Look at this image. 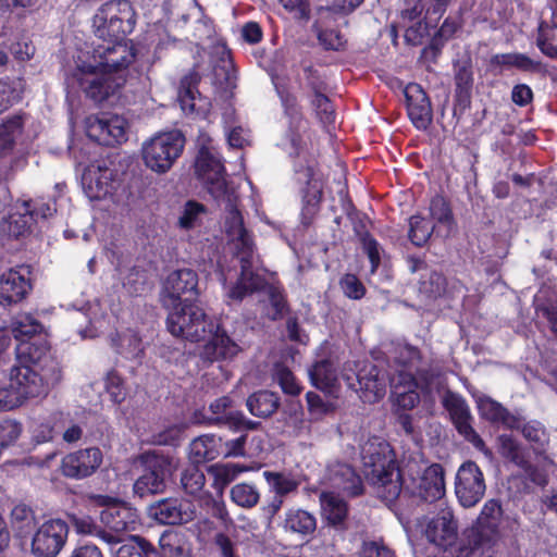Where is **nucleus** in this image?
Here are the masks:
<instances>
[{"label": "nucleus", "instance_id": "338daca9", "mask_svg": "<svg viewBox=\"0 0 557 557\" xmlns=\"http://www.w3.org/2000/svg\"><path fill=\"white\" fill-rule=\"evenodd\" d=\"M317 170V162L314 160H298L294 163V172L297 175L299 183L304 182L306 185L318 183L314 180Z\"/></svg>", "mask_w": 557, "mask_h": 557}, {"label": "nucleus", "instance_id": "052dcab7", "mask_svg": "<svg viewBox=\"0 0 557 557\" xmlns=\"http://www.w3.org/2000/svg\"><path fill=\"white\" fill-rule=\"evenodd\" d=\"M206 211V207L195 200H188L182 212V215L178 219V226L184 230H190L196 225L197 219L200 213Z\"/></svg>", "mask_w": 557, "mask_h": 557}, {"label": "nucleus", "instance_id": "13d9d810", "mask_svg": "<svg viewBox=\"0 0 557 557\" xmlns=\"http://www.w3.org/2000/svg\"><path fill=\"white\" fill-rule=\"evenodd\" d=\"M22 424L16 420L3 419L0 421V454L12 446L21 436Z\"/></svg>", "mask_w": 557, "mask_h": 557}, {"label": "nucleus", "instance_id": "6e6d98bb", "mask_svg": "<svg viewBox=\"0 0 557 557\" xmlns=\"http://www.w3.org/2000/svg\"><path fill=\"white\" fill-rule=\"evenodd\" d=\"M104 387L107 393L110 395V399L120 405L126 398V387L124 379L121 374L112 369L107 373L104 379Z\"/></svg>", "mask_w": 557, "mask_h": 557}, {"label": "nucleus", "instance_id": "79ce46f5", "mask_svg": "<svg viewBox=\"0 0 557 557\" xmlns=\"http://www.w3.org/2000/svg\"><path fill=\"white\" fill-rule=\"evenodd\" d=\"M12 333L18 343L35 336L47 335L40 321L29 313L17 314L12 321Z\"/></svg>", "mask_w": 557, "mask_h": 557}, {"label": "nucleus", "instance_id": "9b49d317", "mask_svg": "<svg viewBox=\"0 0 557 557\" xmlns=\"http://www.w3.org/2000/svg\"><path fill=\"white\" fill-rule=\"evenodd\" d=\"M70 527L60 518L44 521L35 531L30 550L35 557H57L67 542Z\"/></svg>", "mask_w": 557, "mask_h": 557}, {"label": "nucleus", "instance_id": "0eeeda50", "mask_svg": "<svg viewBox=\"0 0 557 557\" xmlns=\"http://www.w3.org/2000/svg\"><path fill=\"white\" fill-rule=\"evenodd\" d=\"M185 137L180 131L161 133L143 147L145 164L154 172L165 173L182 154Z\"/></svg>", "mask_w": 557, "mask_h": 557}, {"label": "nucleus", "instance_id": "680f3d73", "mask_svg": "<svg viewBox=\"0 0 557 557\" xmlns=\"http://www.w3.org/2000/svg\"><path fill=\"white\" fill-rule=\"evenodd\" d=\"M409 376V389L405 392L397 393L396 396V405L398 408L403 410H411L420 403V395L416 391L418 387V382L416 381V376Z\"/></svg>", "mask_w": 557, "mask_h": 557}, {"label": "nucleus", "instance_id": "4468645a", "mask_svg": "<svg viewBox=\"0 0 557 557\" xmlns=\"http://www.w3.org/2000/svg\"><path fill=\"white\" fill-rule=\"evenodd\" d=\"M198 274L191 269L172 271L162 285L161 298L164 307L178 302L198 301Z\"/></svg>", "mask_w": 557, "mask_h": 557}, {"label": "nucleus", "instance_id": "3c124183", "mask_svg": "<svg viewBox=\"0 0 557 557\" xmlns=\"http://www.w3.org/2000/svg\"><path fill=\"white\" fill-rule=\"evenodd\" d=\"M231 499L239 507L250 509L260 500V493L253 484L237 483L231 488Z\"/></svg>", "mask_w": 557, "mask_h": 557}, {"label": "nucleus", "instance_id": "0e129e2a", "mask_svg": "<svg viewBox=\"0 0 557 557\" xmlns=\"http://www.w3.org/2000/svg\"><path fill=\"white\" fill-rule=\"evenodd\" d=\"M27 213L32 219H48L57 212V203L53 199L38 198L33 201V205H27Z\"/></svg>", "mask_w": 557, "mask_h": 557}, {"label": "nucleus", "instance_id": "864d4df0", "mask_svg": "<svg viewBox=\"0 0 557 557\" xmlns=\"http://www.w3.org/2000/svg\"><path fill=\"white\" fill-rule=\"evenodd\" d=\"M430 214L437 223L451 227L455 219L449 201L442 195H435L430 200Z\"/></svg>", "mask_w": 557, "mask_h": 557}, {"label": "nucleus", "instance_id": "5fc2aeb1", "mask_svg": "<svg viewBox=\"0 0 557 557\" xmlns=\"http://www.w3.org/2000/svg\"><path fill=\"white\" fill-rule=\"evenodd\" d=\"M312 29L317 33L319 44L326 51H342L345 49L346 39L339 30L336 29H321L319 22L315 21L312 25Z\"/></svg>", "mask_w": 557, "mask_h": 557}, {"label": "nucleus", "instance_id": "2f4dec72", "mask_svg": "<svg viewBox=\"0 0 557 557\" xmlns=\"http://www.w3.org/2000/svg\"><path fill=\"white\" fill-rule=\"evenodd\" d=\"M517 431L521 432L534 455L539 457L546 456L549 449L550 435L541 421L535 419L524 421V419L520 417V425Z\"/></svg>", "mask_w": 557, "mask_h": 557}, {"label": "nucleus", "instance_id": "473e14b6", "mask_svg": "<svg viewBox=\"0 0 557 557\" xmlns=\"http://www.w3.org/2000/svg\"><path fill=\"white\" fill-rule=\"evenodd\" d=\"M309 379L312 386L326 395H333L338 383L336 368L330 358L314 361L309 369Z\"/></svg>", "mask_w": 557, "mask_h": 557}, {"label": "nucleus", "instance_id": "393cba45", "mask_svg": "<svg viewBox=\"0 0 557 557\" xmlns=\"http://www.w3.org/2000/svg\"><path fill=\"white\" fill-rule=\"evenodd\" d=\"M425 536L432 544L447 550L457 541L458 525L451 512L446 511L431 519Z\"/></svg>", "mask_w": 557, "mask_h": 557}, {"label": "nucleus", "instance_id": "1a4fd4ad", "mask_svg": "<svg viewBox=\"0 0 557 557\" xmlns=\"http://www.w3.org/2000/svg\"><path fill=\"white\" fill-rule=\"evenodd\" d=\"M139 462L143 472L134 482V494L143 498L163 493L166 488V479L171 474V459L164 455L146 451L139 456Z\"/></svg>", "mask_w": 557, "mask_h": 557}, {"label": "nucleus", "instance_id": "f257e3e1", "mask_svg": "<svg viewBox=\"0 0 557 557\" xmlns=\"http://www.w3.org/2000/svg\"><path fill=\"white\" fill-rule=\"evenodd\" d=\"M169 309L165 323L173 336L189 342L209 337L200 351L202 360L214 362L233 359L240 351L239 345L225 329L211 320L197 301L174 304Z\"/></svg>", "mask_w": 557, "mask_h": 557}, {"label": "nucleus", "instance_id": "4d7b16f0", "mask_svg": "<svg viewBox=\"0 0 557 557\" xmlns=\"http://www.w3.org/2000/svg\"><path fill=\"white\" fill-rule=\"evenodd\" d=\"M269 296V301L272 307V312L268 314V318L271 321L281 320L284 315L285 310H287V300L286 296L280 287L274 285L267 284L265 288Z\"/></svg>", "mask_w": 557, "mask_h": 557}, {"label": "nucleus", "instance_id": "bf43d9fd", "mask_svg": "<svg viewBox=\"0 0 557 557\" xmlns=\"http://www.w3.org/2000/svg\"><path fill=\"white\" fill-rule=\"evenodd\" d=\"M282 7L299 23H308L311 18L310 0H278Z\"/></svg>", "mask_w": 557, "mask_h": 557}, {"label": "nucleus", "instance_id": "7ed1b4c3", "mask_svg": "<svg viewBox=\"0 0 557 557\" xmlns=\"http://www.w3.org/2000/svg\"><path fill=\"white\" fill-rule=\"evenodd\" d=\"M74 62L75 66L67 75L66 84L95 104H102L115 97L126 84L124 76L102 69L95 63V59H89L88 53H78Z\"/></svg>", "mask_w": 557, "mask_h": 557}, {"label": "nucleus", "instance_id": "de8ad7c7", "mask_svg": "<svg viewBox=\"0 0 557 557\" xmlns=\"http://www.w3.org/2000/svg\"><path fill=\"white\" fill-rule=\"evenodd\" d=\"M272 377L278 384L282 392L288 396H298L302 392V386L295 374L282 362L274 363Z\"/></svg>", "mask_w": 557, "mask_h": 557}, {"label": "nucleus", "instance_id": "e2e57ef3", "mask_svg": "<svg viewBox=\"0 0 557 557\" xmlns=\"http://www.w3.org/2000/svg\"><path fill=\"white\" fill-rule=\"evenodd\" d=\"M341 287L346 297L361 299L366 295V287L357 275L347 273L341 278Z\"/></svg>", "mask_w": 557, "mask_h": 557}, {"label": "nucleus", "instance_id": "c9c22d12", "mask_svg": "<svg viewBox=\"0 0 557 557\" xmlns=\"http://www.w3.org/2000/svg\"><path fill=\"white\" fill-rule=\"evenodd\" d=\"M246 406L252 416L265 419L277 411L281 406V398L275 392L260 389L248 396Z\"/></svg>", "mask_w": 557, "mask_h": 557}, {"label": "nucleus", "instance_id": "dca6fc26", "mask_svg": "<svg viewBox=\"0 0 557 557\" xmlns=\"http://www.w3.org/2000/svg\"><path fill=\"white\" fill-rule=\"evenodd\" d=\"M126 127L124 117L102 112L87 119L86 134L101 146L114 147L126 141Z\"/></svg>", "mask_w": 557, "mask_h": 557}, {"label": "nucleus", "instance_id": "aec40b11", "mask_svg": "<svg viewBox=\"0 0 557 557\" xmlns=\"http://www.w3.org/2000/svg\"><path fill=\"white\" fill-rule=\"evenodd\" d=\"M30 268L25 264L11 268L0 275V305L22 301L32 289Z\"/></svg>", "mask_w": 557, "mask_h": 557}, {"label": "nucleus", "instance_id": "774afa93", "mask_svg": "<svg viewBox=\"0 0 557 557\" xmlns=\"http://www.w3.org/2000/svg\"><path fill=\"white\" fill-rule=\"evenodd\" d=\"M8 234L11 237L20 238L29 232V218L27 214H11L7 221Z\"/></svg>", "mask_w": 557, "mask_h": 557}, {"label": "nucleus", "instance_id": "58836bf2", "mask_svg": "<svg viewBox=\"0 0 557 557\" xmlns=\"http://www.w3.org/2000/svg\"><path fill=\"white\" fill-rule=\"evenodd\" d=\"M159 545L166 557H185L190 553V545L185 533L177 530H165Z\"/></svg>", "mask_w": 557, "mask_h": 557}, {"label": "nucleus", "instance_id": "bb28decb", "mask_svg": "<svg viewBox=\"0 0 557 557\" xmlns=\"http://www.w3.org/2000/svg\"><path fill=\"white\" fill-rule=\"evenodd\" d=\"M417 495L429 504L445 495V471L441 463H432L425 468L417 486Z\"/></svg>", "mask_w": 557, "mask_h": 557}, {"label": "nucleus", "instance_id": "7c9ffc66", "mask_svg": "<svg viewBox=\"0 0 557 557\" xmlns=\"http://www.w3.org/2000/svg\"><path fill=\"white\" fill-rule=\"evenodd\" d=\"M222 454V437L213 434L201 435L189 444L188 458L190 463L205 465Z\"/></svg>", "mask_w": 557, "mask_h": 557}, {"label": "nucleus", "instance_id": "09e8293b", "mask_svg": "<svg viewBox=\"0 0 557 557\" xmlns=\"http://www.w3.org/2000/svg\"><path fill=\"white\" fill-rule=\"evenodd\" d=\"M233 407L234 401L230 396H221L209 405L208 411L213 416L212 421L216 426H231L237 411Z\"/></svg>", "mask_w": 557, "mask_h": 557}, {"label": "nucleus", "instance_id": "a878e982", "mask_svg": "<svg viewBox=\"0 0 557 557\" xmlns=\"http://www.w3.org/2000/svg\"><path fill=\"white\" fill-rule=\"evenodd\" d=\"M357 377L364 401L376 403L385 396L389 381L386 370L371 364L361 369Z\"/></svg>", "mask_w": 557, "mask_h": 557}, {"label": "nucleus", "instance_id": "49530a36", "mask_svg": "<svg viewBox=\"0 0 557 557\" xmlns=\"http://www.w3.org/2000/svg\"><path fill=\"white\" fill-rule=\"evenodd\" d=\"M500 503L496 499L487 500L481 510L475 525L468 531H480L486 528L495 529V537H499V518L497 515L500 516Z\"/></svg>", "mask_w": 557, "mask_h": 557}, {"label": "nucleus", "instance_id": "ddd939ff", "mask_svg": "<svg viewBox=\"0 0 557 557\" xmlns=\"http://www.w3.org/2000/svg\"><path fill=\"white\" fill-rule=\"evenodd\" d=\"M253 255L255 249L236 251L240 272L226 292V298L231 302L240 304L246 297L263 292L268 284L267 278L253 270Z\"/></svg>", "mask_w": 557, "mask_h": 557}, {"label": "nucleus", "instance_id": "603ef678", "mask_svg": "<svg viewBox=\"0 0 557 557\" xmlns=\"http://www.w3.org/2000/svg\"><path fill=\"white\" fill-rule=\"evenodd\" d=\"M499 455L517 467L527 458L520 443L510 434H500L497 437Z\"/></svg>", "mask_w": 557, "mask_h": 557}, {"label": "nucleus", "instance_id": "c85d7f7f", "mask_svg": "<svg viewBox=\"0 0 557 557\" xmlns=\"http://www.w3.org/2000/svg\"><path fill=\"white\" fill-rule=\"evenodd\" d=\"M321 516L329 527L343 529L348 517V504L341 495L323 491L320 496Z\"/></svg>", "mask_w": 557, "mask_h": 557}, {"label": "nucleus", "instance_id": "2eb2a0df", "mask_svg": "<svg viewBox=\"0 0 557 557\" xmlns=\"http://www.w3.org/2000/svg\"><path fill=\"white\" fill-rule=\"evenodd\" d=\"M195 172L207 191L215 200H221L226 197L228 194V185L225 178V166L207 148L199 150L195 162Z\"/></svg>", "mask_w": 557, "mask_h": 557}, {"label": "nucleus", "instance_id": "5701e85b", "mask_svg": "<svg viewBox=\"0 0 557 557\" xmlns=\"http://www.w3.org/2000/svg\"><path fill=\"white\" fill-rule=\"evenodd\" d=\"M475 403L481 419L493 425H502L507 430H518L520 416L510 412L499 401L487 395H480L475 398Z\"/></svg>", "mask_w": 557, "mask_h": 557}, {"label": "nucleus", "instance_id": "f704fd0d", "mask_svg": "<svg viewBox=\"0 0 557 557\" xmlns=\"http://www.w3.org/2000/svg\"><path fill=\"white\" fill-rule=\"evenodd\" d=\"M83 180L87 184L89 196L95 199L104 198L115 189V173L107 166H98L97 170L89 169Z\"/></svg>", "mask_w": 557, "mask_h": 557}, {"label": "nucleus", "instance_id": "9d476101", "mask_svg": "<svg viewBox=\"0 0 557 557\" xmlns=\"http://www.w3.org/2000/svg\"><path fill=\"white\" fill-rule=\"evenodd\" d=\"M442 405L448 412L450 421L458 434L462 436L466 442L470 443L476 450L485 455H490L491 451L485 442L472 426L473 417L463 396L458 393L447 391L443 397Z\"/></svg>", "mask_w": 557, "mask_h": 557}, {"label": "nucleus", "instance_id": "c03bdc74", "mask_svg": "<svg viewBox=\"0 0 557 557\" xmlns=\"http://www.w3.org/2000/svg\"><path fill=\"white\" fill-rule=\"evenodd\" d=\"M158 556L156 547L140 535L131 536L115 553V557H151Z\"/></svg>", "mask_w": 557, "mask_h": 557}, {"label": "nucleus", "instance_id": "4be33fe9", "mask_svg": "<svg viewBox=\"0 0 557 557\" xmlns=\"http://www.w3.org/2000/svg\"><path fill=\"white\" fill-rule=\"evenodd\" d=\"M498 540L495 537V529L466 531L465 539L456 549V557H495Z\"/></svg>", "mask_w": 557, "mask_h": 557}, {"label": "nucleus", "instance_id": "f03ea898", "mask_svg": "<svg viewBox=\"0 0 557 557\" xmlns=\"http://www.w3.org/2000/svg\"><path fill=\"white\" fill-rule=\"evenodd\" d=\"M362 471L367 481L377 488L381 498L396 500L403 488V475L396 454L385 440L373 436L361 447Z\"/></svg>", "mask_w": 557, "mask_h": 557}, {"label": "nucleus", "instance_id": "423d86ee", "mask_svg": "<svg viewBox=\"0 0 557 557\" xmlns=\"http://www.w3.org/2000/svg\"><path fill=\"white\" fill-rule=\"evenodd\" d=\"M301 71L302 76L297 78V83L301 90L309 92V103L314 110L315 116L324 126L334 124L336 112L327 96L326 75L312 63L302 62Z\"/></svg>", "mask_w": 557, "mask_h": 557}, {"label": "nucleus", "instance_id": "37998d69", "mask_svg": "<svg viewBox=\"0 0 557 557\" xmlns=\"http://www.w3.org/2000/svg\"><path fill=\"white\" fill-rule=\"evenodd\" d=\"M263 478L269 484L270 491L284 498L288 494L295 493L300 484L292 474H286L284 472L267 470L263 472Z\"/></svg>", "mask_w": 557, "mask_h": 557}, {"label": "nucleus", "instance_id": "8fccbe9b", "mask_svg": "<svg viewBox=\"0 0 557 557\" xmlns=\"http://www.w3.org/2000/svg\"><path fill=\"white\" fill-rule=\"evenodd\" d=\"M206 475L198 465L190 463L181 474L183 491L191 496H200L205 488Z\"/></svg>", "mask_w": 557, "mask_h": 557}, {"label": "nucleus", "instance_id": "e433bc0d", "mask_svg": "<svg viewBox=\"0 0 557 557\" xmlns=\"http://www.w3.org/2000/svg\"><path fill=\"white\" fill-rule=\"evenodd\" d=\"M490 64L493 67H515L521 72L528 73H539L543 70L541 61L533 60L529 55L520 52L494 54L490 60Z\"/></svg>", "mask_w": 557, "mask_h": 557}, {"label": "nucleus", "instance_id": "a19ab883", "mask_svg": "<svg viewBox=\"0 0 557 557\" xmlns=\"http://www.w3.org/2000/svg\"><path fill=\"white\" fill-rule=\"evenodd\" d=\"M227 233L236 236V251L255 249L252 236L249 234L244 224V218L237 208H232L230 216L226 220Z\"/></svg>", "mask_w": 557, "mask_h": 557}, {"label": "nucleus", "instance_id": "b1692460", "mask_svg": "<svg viewBox=\"0 0 557 557\" xmlns=\"http://www.w3.org/2000/svg\"><path fill=\"white\" fill-rule=\"evenodd\" d=\"M199 77L197 74L184 76L178 90V101L186 115L206 117L209 111V101L198 90Z\"/></svg>", "mask_w": 557, "mask_h": 557}, {"label": "nucleus", "instance_id": "412c9836", "mask_svg": "<svg viewBox=\"0 0 557 557\" xmlns=\"http://www.w3.org/2000/svg\"><path fill=\"white\" fill-rule=\"evenodd\" d=\"M406 110L412 125L426 131L433 122V108L429 95L418 83H409L404 89Z\"/></svg>", "mask_w": 557, "mask_h": 557}, {"label": "nucleus", "instance_id": "20e7f679", "mask_svg": "<svg viewBox=\"0 0 557 557\" xmlns=\"http://www.w3.org/2000/svg\"><path fill=\"white\" fill-rule=\"evenodd\" d=\"M15 368L40 382L48 389L53 388L62 380V367L51 352V345L47 335L33 337L30 341L18 343L15 348Z\"/></svg>", "mask_w": 557, "mask_h": 557}, {"label": "nucleus", "instance_id": "ea45409f", "mask_svg": "<svg viewBox=\"0 0 557 557\" xmlns=\"http://www.w3.org/2000/svg\"><path fill=\"white\" fill-rule=\"evenodd\" d=\"M284 528L293 533L310 535L317 529V519L307 510L292 508L286 511Z\"/></svg>", "mask_w": 557, "mask_h": 557}, {"label": "nucleus", "instance_id": "6e6552de", "mask_svg": "<svg viewBox=\"0 0 557 557\" xmlns=\"http://www.w3.org/2000/svg\"><path fill=\"white\" fill-rule=\"evenodd\" d=\"M50 389L38 380L23 373L21 368L11 367L8 381L0 384V410L21 407L27 399L47 396Z\"/></svg>", "mask_w": 557, "mask_h": 557}, {"label": "nucleus", "instance_id": "f8f14e48", "mask_svg": "<svg viewBox=\"0 0 557 557\" xmlns=\"http://www.w3.org/2000/svg\"><path fill=\"white\" fill-rule=\"evenodd\" d=\"M106 41V45H98L92 50H81L78 53H88L89 59H95L96 64L127 79V69L136 57L134 48L127 46L125 40Z\"/></svg>", "mask_w": 557, "mask_h": 557}, {"label": "nucleus", "instance_id": "a18cd8bd", "mask_svg": "<svg viewBox=\"0 0 557 557\" xmlns=\"http://www.w3.org/2000/svg\"><path fill=\"white\" fill-rule=\"evenodd\" d=\"M434 228V224L421 214L411 215L409 218L408 238L412 245L423 247L431 238Z\"/></svg>", "mask_w": 557, "mask_h": 557}, {"label": "nucleus", "instance_id": "4c0bfd02", "mask_svg": "<svg viewBox=\"0 0 557 557\" xmlns=\"http://www.w3.org/2000/svg\"><path fill=\"white\" fill-rule=\"evenodd\" d=\"M25 119V113H16L8 116L0 123V156H7L12 152L16 139L24 132Z\"/></svg>", "mask_w": 557, "mask_h": 557}, {"label": "nucleus", "instance_id": "6ab92c4d", "mask_svg": "<svg viewBox=\"0 0 557 557\" xmlns=\"http://www.w3.org/2000/svg\"><path fill=\"white\" fill-rule=\"evenodd\" d=\"M148 513L158 523L164 525L188 523L196 515L193 504L178 497H166L154 502L149 506Z\"/></svg>", "mask_w": 557, "mask_h": 557}, {"label": "nucleus", "instance_id": "cd10ccee", "mask_svg": "<svg viewBox=\"0 0 557 557\" xmlns=\"http://www.w3.org/2000/svg\"><path fill=\"white\" fill-rule=\"evenodd\" d=\"M137 518L136 510L123 500L115 506L100 511L101 522L116 533L135 530Z\"/></svg>", "mask_w": 557, "mask_h": 557}, {"label": "nucleus", "instance_id": "c756f323", "mask_svg": "<svg viewBox=\"0 0 557 557\" xmlns=\"http://www.w3.org/2000/svg\"><path fill=\"white\" fill-rule=\"evenodd\" d=\"M454 111L461 113L471 106L473 71L470 63L458 64L455 70Z\"/></svg>", "mask_w": 557, "mask_h": 557}, {"label": "nucleus", "instance_id": "f3484780", "mask_svg": "<svg viewBox=\"0 0 557 557\" xmlns=\"http://www.w3.org/2000/svg\"><path fill=\"white\" fill-rule=\"evenodd\" d=\"M485 480L480 467L472 460L463 462L456 474L455 493L465 508L475 506L484 496Z\"/></svg>", "mask_w": 557, "mask_h": 557}, {"label": "nucleus", "instance_id": "a211bd4d", "mask_svg": "<svg viewBox=\"0 0 557 557\" xmlns=\"http://www.w3.org/2000/svg\"><path fill=\"white\" fill-rule=\"evenodd\" d=\"M103 454L99 447H86L62 457L60 472L72 480H84L94 475L101 467Z\"/></svg>", "mask_w": 557, "mask_h": 557}, {"label": "nucleus", "instance_id": "72a5a7b5", "mask_svg": "<svg viewBox=\"0 0 557 557\" xmlns=\"http://www.w3.org/2000/svg\"><path fill=\"white\" fill-rule=\"evenodd\" d=\"M271 78L290 127L298 128L304 120V113L297 96L292 91L287 83L278 81L277 75H272Z\"/></svg>", "mask_w": 557, "mask_h": 557}, {"label": "nucleus", "instance_id": "69168bd1", "mask_svg": "<svg viewBox=\"0 0 557 557\" xmlns=\"http://www.w3.org/2000/svg\"><path fill=\"white\" fill-rule=\"evenodd\" d=\"M405 28V40L412 45L419 46L423 42L424 37L429 35V24L424 20L407 24Z\"/></svg>", "mask_w": 557, "mask_h": 557}, {"label": "nucleus", "instance_id": "39448f33", "mask_svg": "<svg viewBox=\"0 0 557 557\" xmlns=\"http://www.w3.org/2000/svg\"><path fill=\"white\" fill-rule=\"evenodd\" d=\"M137 23V13L131 0H107L92 16L96 37L102 40H125Z\"/></svg>", "mask_w": 557, "mask_h": 557}]
</instances>
